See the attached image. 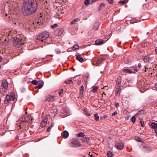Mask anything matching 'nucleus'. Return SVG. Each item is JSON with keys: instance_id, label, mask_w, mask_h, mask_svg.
Masks as SVG:
<instances>
[{"instance_id": "412c9836", "label": "nucleus", "mask_w": 157, "mask_h": 157, "mask_svg": "<svg viewBox=\"0 0 157 157\" xmlns=\"http://www.w3.org/2000/svg\"><path fill=\"white\" fill-rule=\"evenodd\" d=\"M151 126L154 129H157V123L152 122L151 124Z\"/></svg>"}, {"instance_id": "5701e85b", "label": "nucleus", "mask_w": 157, "mask_h": 157, "mask_svg": "<svg viewBox=\"0 0 157 157\" xmlns=\"http://www.w3.org/2000/svg\"><path fill=\"white\" fill-rule=\"evenodd\" d=\"M121 92V89H116L115 94L118 97H119Z\"/></svg>"}, {"instance_id": "2eb2a0df", "label": "nucleus", "mask_w": 157, "mask_h": 157, "mask_svg": "<svg viewBox=\"0 0 157 157\" xmlns=\"http://www.w3.org/2000/svg\"><path fill=\"white\" fill-rule=\"evenodd\" d=\"M105 41L104 42V40L102 39L97 40L95 41V44L96 45H101L105 42Z\"/></svg>"}, {"instance_id": "2f4dec72", "label": "nucleus", "mask_w": 157, "mask_h": 157, "mask_svg": "<svg viewBox=\"0 0 157 157\" xmlns=\"http://www.w3.org/2000/svg\"><path fill=\"white\" fill-rule=\"evenodd\" d=\"M144 113V111L143 110L141 109L138 111L137 113V114L141 115L143 114Z\"/></svg>"}, {"instance_id": "a19ab883", "label": "nucleus", "mask_w": 157, "mask_h": 157, "mask_svg": "<svg viewBox=\"0 0 157 157\" xmlns=\"http://www.w3.org/2000/svg\"><path fill=\"white\" fill-rule=\"evenodd\" d=\"M131 121L134 123L136 121V117L134 116H133L131 118Z\"/></svg>"}, {"instance_id": "3c124183", "label": "nucleus", "mask_w": 157, "mask_h": 157, "mask_svg": "<svg viewBox=\"0 0 157 157\" xmlns=\"http://www.w3.org/2000/svg\"><path fill=\"white\" fill-rule=\"evenodd\" d=\"M110 4L113 3V0H107Z\"/></svg>"}, {"instance_id": "a878e982", "label": "nucleus", "mask_w": 157, "mask_h": 157, "mask_svg": "<svg viewBox=\"0 0 157 157\" xmlns=\"http://www.w3.org/2000/svg\"><path fill=\"white\" fill-rule=\"evenodd\" d=\"M77 137H83L85 136V134L82 132H80L76 134Z\"/></svg>"}, {"instance_id": "49530a36", "label": "nucleus", "mask_w": 157, "mask_h": 157, "mask_svg": "<svg viewBox=\"0 0 157 157\" xmlns=\"http://www.w3.org/2000/svg\"><path fill=\"white\" fill-rule=\"evenodd\" d=\"M57 24H54L53 25H52L51 26V27L52 28H54L56 27L57 26Z\"/></svg>"}, {"instance_id": "423d86ee", "label": "nucleus", "mask_w": 157, "mask_h": 157, "mask_svg": "<svg viewBox=\"0 0 157 157\" xmlns=\"http://www.w3.org/2000/svg\"><path fill=\"white\" fill-rule=\"evenodd\" d=\"M71 147H78L81 145L79 142L76 139H73L71 142Z\"/></svg>"}, {"instance_id": "4c0bfd02", "label": "nucleus", "mask_w": 157, "mask_h": 157, "mask_svg": "<svg viewBox=\"0 0 157 157\" xmlns=\"http://www.w3.org/2000/svg\"><path fill=\"white\" fill-rule=\"evenodd\" d=\"M84 3L86 6H88L90 4V0H85L84 1Z\"/></svg>"}, {"instance_id": "ea45409f", "label": "nucleus", "mask_w": 157, "mask_h": 157, "mask_svg": "<svg viewBox=\"0 0 157 157\" xmlns=\"http://www.w3.org/2000/svg\"><path fill=\"white\" fill-rule=\"evenodd\" d=\"M83 92L80 91V93L79 94V97L80 98H82L83 97Z\"/></svg>"}, {"instance_id": "e433bc0d", "label": "nucleus", "mask_w": 157, "mask_h": 157, "mask_svg": "<svg viewBox=\"0 0 157 157\" xmlns=\"http://www.w3.org/2000/svg\"><path fill=\"white\" fill-rule=\"evenodd\" d=\"M121 84H116L115 86L116 89H121Z\"/></svg>"}, {"instance_id": "c85d7f7f", "label": "nucleus", "mask_w": 157, "mask_h": 157, "mask_svg": "<svg viewBox=\"0 0 157 157\" xmlns=\"http://www.w3.org/2000/svg\"><path fill=\"white\" fill-rule=\"evenodd\" d=\"M107 155L109 157H112L113 155V154L111 151H107Z\"/></svg>"}, {"instance_id": "cd10ccee", "label": "nucleus", "mask_w": 157, "mask_h": 157, "mask_svg": "<svg viewBox=\"0 0 157 157\" xmlns=\"http://www.w3.org/2000/svg\"><path fill=\"white\" fill-rule=\"evenodd\" d=\"M94 119L95 120L97 121L99 120V117L98 116V113H96L94 115Z\"/></svg>"}, {"instance_id": "b1692460", "label": "nucleus", "mask_w": 157, "mask_h": 157, "mask_svg": "<svg viewBox=\"0 0 157 157\" xmlns=\"http://www.w3.org/2000/svg\"><path fill=\"white\" fill-rule=\"evenodd\" d=\"M104 59V58H101L98 59L96 62V64L97 66L99 65L100 63L103 61Z\"/></svg>"}, {"instance_id": "aec40b11", "label": "nucleus", "mask_w": 157, "mask_h": 157, "mask_svg": "<svg viewBox=\"0 0 157 157\" xmlns=\"http://www.w3.org/2000/svg\"><path fill=\"white\" fill-rule=\"evenodd\" d=\"M55 96L50 95L49 96L46 100L48 101H53L55 100Z\"/></svg>"}, {"instance_id": "a211bd4d", "label": "nucleus", "mask_w": 157, "mask_h": 157, "mask_svg": "<svg viewBox=\"0 0 157 157\" xmlns=\"http://www.w3.org/2000/svg\"><path fill=\"white\" fill-rule=\"evenodd\" d=\"M76 59L80 62H82L83 61V59L80 54L76 56Z\"/></svg>"}, {"instance_id": "864d4df0", "label": "nucleus", "mask_w": 157, "mask_h": 157, "mask_svg": "<svg viewBox=\"0 0 157 157\" xmlns=\"http://www.w3.org/2000/svg\"><path fill=\"white\" fill-rule=\"evenodd\" d=\"M8 36H12V33L11 31H8Z\"/></svg>"}, {"instance_id": "052dcab7", "label": "nucleus", "mask_w": 157, "mask_h": 157, "mask_svg": "<svg viewBox=\"0 0 157 157\" xmlns=\"http://www.w3.org/2000/svg\"><path fill=\"white\" fill-rule=\"evenodd\" d=\"M105 6V4L103 3H101L100 5V6Z\"/></svg>"}, {"instance_id": "ddd939ff", "label": "nucleus", "mask_w": 157, "mask_h": 157, "mask_svg": "<svg viewBox=\"0 0 157 157\" xmlns=\"http://www.w3.org/2000/svg\"><path fill=\"white\" fill-rule=\"evenodd\" d=\"M44 82L42 81H38V84H37V85H38L37 86H35V89H40L44 85Z\"/></svg>"}, {"instance_id": "338daca9", "label": "nucleus", "mask_w": 157, "mask_h": 157, "mask_svg": "<svg viewBox=\"0 0 157 157\" xmlns=\"http://www.w3.org/2000/svg\"><path fill=\"white\" fill-rule=\"evenodd\" d=\"M86 114L88 116H90V113H88Z\"/></svg>"}, {"instance_id": "f257e3e1", "label": "nucleus", "mask_w": 157, "mask_h": 157, "mask_svg": "<svg viewBox=\"0 0 157 157\" xmlns=\"http://www.w3.org/2000/svg\"><path fill=\"white\" fill-rule=\"evenodd\" d=\"M22 11L25 15L29 14V0H25L22 6Z\"/></svg>"}, {"instance_id": "13d9d810", "label": "nucleus", "mask_w": 157, "mask_h": 157, "mask_svg": "<svg viewBox=\"0 0 157 157\" xmlns=\"http://www.w3.org/2000/svg\"><path fill=\"white\" fill-rule=\"evenodd\" d=\"M89 155L90 156H91V157H92V156H93V157H94V155H92L91 154H90V152H89Z\"/></svg>"}, {"instance_id": "4468645a", "label": "nucleus", "mask_w": 157, "mask_h": 157, "mask_svg": "<svg viewBox=\"0 0 157 157\" xmlns=\"http://www.w3.org/2000/svg\"><path fill=\"white\" fill-rule=\"evenodd\" d=\"M47 119L46 118L42 120L40 124V126L41 128H43L47 124Z\"/></svg>"}, {"instance_id": "7c9ffc66", "label": "nucleus", "mask_w": 157, "mask_h": 157, "mask_svg": "<svg viewBox=\"0 0 157 157\" xmlns=\"http://www.w3.org/2000/svg\"><path fill=\"white\" fill-rule=\"evenodd\" d=\"M135 138L136 140L139 142H141L143 141L142 139L139 136H137Z\"/></svg>"}, {"instance_id": "20e7f679", "label": "nucleus", "mask_w": 157, "mask_h": 157, "mask_svg": "<svg viewBox=\"0 0 157 157\" xmlns=\"http://www.w3.org/2000/svg\"><path fill=\"white\" fill-rule=\"evenodd\" d=\"M8 88V83L7 81L5 80H3L2 82L0 87V91L1 92H5Z\"/></svg>"}, {"instance_id": "c9c22d12", "label": "nucleus", "mask_w": 157, "mask_h": 157, "mask_svg": "<svg viewBox=\"0 0 157 157\" xmlns=\"http://www.w3.org/2000/svg\"><path fill=\"white\" fill-rule=\"evenodd\" d=\"M11 99L12 101H14V100L15 99V95L14 94H12L11 95Z\"/></svg>"}, {"instance_id": "6ab92c4d", "label": "nucleus", "mask_w": 157, "mask_h": 157, "mask_svg": "<svg viewBox=\"0 0 157 157\" xmlns=\"http://www.w3.org/2000/svg\"><path fill=\"white\" fill-rule=\"evenodd\" d=\"M62 135L63 137L67 138L68 136L69 133L67 131L65 130L62 132Z\"/></svg>"}, {"instance_id": "4be33fe9", "label": "nucleus", "mask_w": 157, "mask_h": 157, "mask_svg": "<svg viewBox=\"0 0 157 157\" xmlns=\"http://www.w3.org/2000/svg\"><path fill=\"white\" fill-rule=\"evenodd\" d=\"M90 140V137L88 136H85L83 139H82V140L85 142H88L89 140Z\"/></svg>"}, {"instance_id": "f3484780", "label": "nucleus", "mask_w": 157, "mask_h": 157, "mask_svg": "<svg viewBox=\"0 0 157 157\" xmlns=\"http://www.w3.org/2000/svg\"><path fill=\"white\" fill-rule=\"evenodd\" d=\"M11 97L9 95H6V99L4 101L5 104H7L9 103L11 100Z\"/></svg>"}, {"instance_id": "9b49d317", "label": "nucleus", "mask_w": 157, "mask_h": 157, "mask_svg": "<svg viewBox=\"0 0 157 157\" xmlns=\"http://www.w3.org/2000/svg\"><path fill=\"white\" fill-rule=\"evenodd\" d=\"M25 113L26 115H25L23 117L22 119V120H21L20 121L25 123L28 122L29 120V116L28 115H27V112H25Z\"/></svg>"}, {"instance_id": "bf43d9fd", "label": "nucleus", "mask_w": 157, "mask_h": 157, "mask_svg": "<svg viewBox=\"0 0 157 157\" xmlns=\"http://www.w3.org/2000/svg\"><path fill=\"white\" fill-rule=\"evenodd\" d=\"M19 139V136H17L15 138V139L16 140H17V139Z\"/></svg>"}, {"instance_id": "69168bd1", "label": "nucleus", "mask_w": 157, "mask_h": 157, "mask_svg": "<svg viewBox=\"0 0 157 157\" xmlns=\"http://www.w3.org/2000/svg\"><path fill=\"white\" fill-rule=\"evenodd\" d=\"M138 66L140 67L141 66V65L140 63H139L138 64Z\"/></svg>"}, {"instance_id": "f704fd0d", "label": "nucleus", "mask_w": 157, "mask_h": 157, "mask_svg": "<svg viewBox=\"0 0 157 157\" xmlns=\"http://www.w3.org/2000/svg\"><path fill=\"white\" fill-rule=\"evenodd\" d=\"M53 124H51L48 127V128L46 129V131L48 132H49V131H50L51 129L52 128V126H53Z\"/></svg>"}, {"instance_id": "393cba45", "label": "nucleus", "mask_w": 157, "mask_h": 157, "mask_svg": "<svg viewBox=\"0 0 157 157\" xmlns=\"http://www.w3.org/2000/svg\"><path fill=\"white\" fill-rule=\"evenodd\" d=\"M80 21V19L79 18H77L75 19L73 21H71L70 23L71 25H72L74 24H75L78 21Z\"/></svg>"}, {"instance_id": "f03ea898", "label": "nucleus", "mask_w": 157, "mask_h": 157, "mask_svg": "<svg viewBox=\"0 0 157 157\" xmlns=\"http://www.w3.org/2000/svg\"><path fill=\"white\" fill-rule=\"evenodd\" d=\"M37 8L36 0H31L30 1V14L35 13Z\"/></svg>"}, {"instance_id": "7ed1b4c3", "label": "nucleus", "mask_w": 157, "mask_h": 157, "mask_svg": "<svg viewBox=\"0 0 157 157\" xmlns=\"http://www.w3.org/2000/svg\"><path fill=\"white\" fill-rule=\"evenodd\" d=\"M49 32L46 31L43 32L40 34L37 37V39L42 41L47 38L49 35Z\"/></svg>"}, {"instance_id": "6e6552de", "label": "nucleus", "mask_w": 157, "mask_h": 157, "mask_svg": "<svg viewBox=\"0 0 157 157\" xmlns=\"http://www.w3.org/2000/svg\"><path fill=\"white\" fill-rule=\"evenodd\" d=\"M63 32L64 30L62 28H59L55 30L54 34L56 36H60L62 35Z\"/></svg>"}, {"instance_id": "e2e57ef3", "label": "nucleus", "mask_w": 157, "mask_h": 157, "mask_svg": "<svg viewBox=\"0 0 157 157\" xmlns=\"http://www.w3.org/2000/svg\"><path fill=\"white\" fill-rule=\"evenodd\" d=\"M155 52L157 54V47L155 48Z\"/></svg>"}, {"instance_id": "0eeeda50", "label": "nucleus", "mask_w": 157, "mask_h": 157, "mask_svg": "<svg viewBox=\"0 0 157 157\" xmlns=\"http://www.w3.org/2000/svg\"><path fill=\"white\" fill-rule=\"evenodd\" d=\"M123 71L125 73H135L136 72H137L138 71V70L137 69L135 68L134 69H128V68H124L123 70Z\"/></svg>"}, {"instance_id": "1a4fd4ad", "label": "nucleus", "mask_w": 157, "mask_h": 157, "mask_svg": "<svg viewBox=\"0 0 157 157\" xmlns=\"http://www.w3.org/2000/svg\"><path fill=\"white\" fill-rule=\"evenodd\" d=\"M152 58L151 57H150L149 56H146L144 57L143 58V60L144 61V62L146 63H152Z\"/></svg>"}, {"instance_id": "de8ad7c7", "label": "nucleus", "mask_w": 157, "mask_h": 157, "mask_svg": "<svg viewBox=\"0 0 157 157\" xmlns=\"http://www.w3.org/2000/svg\"><path fill=\"white\" fill-rule=\"evenodd\" d=\"M140 123L142 127H143L144 126V122L143 121H140Z\"/></svg>"}, {"instance_id": "9d476101", "label": "nucleus", "mask_w": 157, "mask_h": 157, "mask_svg": "<svg viewBox=\"0 0 157 157\" xmlns=\"http://www.w3.org/2000/svg\"><path fill=\"white\" fill-rule=\"evenodd\" d=\"M69 115V111L66 109H64L63 111L61 113L60 116L62 118H63Z\"/></svg>"}, {"instance_id": "39448f33", "label": "nucleus", "mask_w": 157, "mask_h": 157, "mask_svg": "<svg viewBox=\"0 0 157 157\" xmlns=\"http://www.w3.org/2000/svg\"><path fill=\"white\" fill-rule=\"evenodd\" d=\"M24 43L22 42V39L16 38L13 41V44L14 46L16 48L20 47Z\"/></svg>"}, {"instance_id": "79ce46f5", "label": "nucleus", "mask_w": 157, "mask_h": 157, "mask_svg": "<svg viewBox=\"0 0 157 157\" xmlns=\"http://www.w3.org/2000/svg\"><path fill=\"white\" fill-rule=\"evenodd\" d=\"M72 82V81L71 80H68L65 81V83L67 84H69L71 82Z\"/></svg>"}, {"instance_id": "72a5a7b5", "label": "nucleus", "mask_w": 157, "mask_h": 157, "mask_svg": "<svg viewBox=\"0 0 157 157\" xmlns=\"http://www.w3.org/2000/svg\"><path fill=\"white\" fill-rule=\"evenodd\" d=\"M98 88L97 86L94 87L92 89V92L93 93H95L98 90Z\"/></svg>"}, {"instance_id": "f8f14e48", "label": "nucleus", "mask_w": 157, "mask_h": 157, "mask_svg": "<svg viewBox=\"0 0 157 157\" xmlns=\"http://www.w3.org/2000/svg\"><path fill=\"white\" fill-rule=\"evenodd\" d=\"M57 109L56 108H54L51 109L50 111V115L53 117H54L57 114Z\"/></svg>"}, {"instance_id": "0e129e2a", "label": "nucleus", "mask_w": 157, "mask_h": 157, "mask_svg": "<svg viewBox=\"0 0 157 157\" xmlns=\"http://www.w3.org/2000/svg\"><path fill=\"white\" fill-rule=\"evenodd\" d=\"M2 60V58L1 56H0V62H1Z\"/></svg>"}, {"instance_id": "473e14b6", "label": "nucleus", "mask_w": 157, "mask_h": 157, "mask_svg": "<svg viewBox=\"0 0 157 157\" xmlns=\"http://www.w3.org/2000/svg\"><path fill=\"white\" fill-rule=\"evenodd\" d=\"M79 46L77 44L75 45L72 48V50H75L76 49L78 48Z\"/></svg>"}, {"instance_id": "c03bdc74", "label": "nucleus", "mask_w": 157, "mask_h": 157, "mask_svg": "<svg viewBox=\"0 0 157 157\" xmlns=\"http://www.w3.org/2000/svg\"><path fill=\"white\" fill-rule=\"evenodd\" d=\"M80 91H84V87L82 85L80 87Z\"/></svg>"}, {"instance_id": "dca6fc26", "label": "nucleus", "mask_w": 157, "mask_h": 157, "mask_svg": "<svg viewBox=\"0 0 157 157\" xmlns=\"http://www.w3.org/2000/svg\"><path fill=\"white\" fill-rule=\"evenodd\" d=\"M118 149L121 150L123 148L124 146V144L122 142H119L116 143L115 145Z\"/></svg>"}, {"instance_id": "09e8293b", "label": "nucleus", "mask_w": 157, "mask_h": 157, "mask_svg": "<svg viewBox=\"0 0 157 157\" xmlns=\"http://www.w3.org/2000/svg\"><path fill=\"white\" fill-rule=\"evenodd\" d=\"M126 2V1L124 0L123 1H119L118 2V3L119 4H124L125 2Z\"/></svg>"}, {"instance_id": "8fccbe9b", "label": "nucleus", "mask_w": 157, "mask_h": 157, "mask_svg": "<svg viewBox=\"0 0 157 157\" xmlns=\"http://www.w3.org/2000/svg\"><path fill=\"white\" fill-rule=\"evenodd\" d=\"M107 117V116L106 115H104L103 117H100V119L102 120L103 119H105Z\"/></svg>"}, {"instance_id": "680f3d73", "label": "nucleus", "mask_w": 157, "mask_h": 157, "mask_svg": "<svg viewBox=\"0 0 157 157\" xmlns=\"http://www.w3.org/2000/svg\"><path fill=\"white\" fill-rule=\"evenodd\" d=\"M154 131L156 133V134L157 135V129H154Z\"/></svg>"}, {"instance_id": "6e6d98bb", "label": "nucleus", "mask_w": 157, "mask_h": 157, "mask_svg": "<svg viewBox=\"0 0 157 157\" xmlns=\"http://www.w3.org/2000/svg\"><path fill=\"white\" fill-rule=\"evenodd\" d=\"M115 106L117 107L119 106V104L118 103L116 102L115 103Z\"/></svg>"}, {"instance_id": "4d7b16f0", "label": "nucleus", "mask_w": 157, "mask_h": 157, "mask_svg": "<svg viewBox=\"0 0 157 157\" xmlns=\"http://www.w3.org/2000/svg\"><path fill=\"white\" fill-rule=\"evenodd\" d=\"M31 122H33L34 121V122H35V120H33V117H31Z\"/></svg>"}, {"instance_id": "bb28decb", "label": "nucleus", "mask_w": 157, "mask_h": 157, "mask_svg": "<svg viewBox=\"0 0 157 157\" xmlns=\"http://www.w3.org/2000/svg\"><path fill=\"white\" fill-rule=\"evenodd\" d=\"M121 78L120 77H118L117 79V80L116 81V84H121Z\"/></svg>"}, {"instance_id": "a18cd8bd", "label": "nucleus", "mask_w": 157, "mask_h": 157, "mask_svg": "<svg viewBox=\"0 0 157 157\" xmlns=\"http://www.w3.org/2000/svg\"><path fill=\"white\" fill-rule=\"evenodd\" d=\"M63 91V89H61L59 91L58 93L60 96H61V94L62 93Z\"/></svg>"}, {"instance_id": "603ef678", "label": "nucleus", "mask_w": 157, "mask_h": 157, "mask_svg": "<svg viewBox=\"0 0 157 157\" xmlns=\"http://www.w3.org/2000/svg\"><path fill=\"white\" fill-rule=\"evenodd\" d=\"M137 21H136L134 20H132L130 21V23H136L137 22Z\"/></svg>"}, {"instance_id": "c756f323", "label": "nucleus", "mask_w": 157, "mask_h": 157, "mask_svg": "<svg viewBox=\"0 0 157 157\" xmlns=\"http://www.w3.org/2000/svg\"><path fill=\"white\" fill-rule=\"evenodd\" d=\"M30 83H31L33 84L36 85L38 84V81L35 80H33L32 81H30Z\"/></svg>"}, {"instance_id": "37998d69", "label": "nucleus", "mask_w": 157, "mask_h": 157, "mask_svg": "<svg viewBox=\"0 0 157 157\" xmlns=\"http://www.w3.org/2000/svg\"><path fill=\"white\" fill-rule=\"evenodd\" d=\"M152 88L153 90H157V83L155 84L154 86H153Z\"/></svg>"}, {"instance_id": "774afa93", "label": "nucleus", "mask_w": 157, "mask_h": 157, "mask_svg": "<svg viewBox=\"0 0 157 157\" xmlns=\"http://www.w3.org/2000/svg\"><path fill=\"white\" fill-rule=\"evenodd\" d=\"M81 82V81H80L78 82V84L79 85L80 84V83Z\"/></svg>"}, {"instance_id": "58836bf2", "label": "nucleus", "mask_w": 157, "mask_h": 157, "mask_svg": "<svg viewBox=\"0 0 157 157\" xmlns=\"http://www.w3.org/2000/svg\"><path fill=\"white\" fill-rule=\"evenodd\" d=\"M94 25L95 26V27L94 26V29L96 30H97L98 29V23H95L94 24Z\"/></svg>"}, {"instance_id": "5fc2aeb1", "label": "nucleus", "mask_w": 157, "mask_h": 157, "mask_svg": "<svg viewBox=\"0 0 157 157\" xmlns=\"http://www.w3.org/2000/svg\"><path fill=\"white\" fill-rule=\"evenodd\" d=\"M117 111H115V112H113V113H112V116L116 115H117Z\"/></svg>"}]
</instances>
